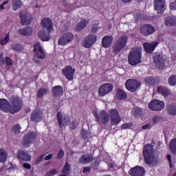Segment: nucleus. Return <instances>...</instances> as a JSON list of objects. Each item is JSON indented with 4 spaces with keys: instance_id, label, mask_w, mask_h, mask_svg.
<instances>
[{
    "instance_id": "f257e3e1",
    "label": "nucleus",
    "mask_w": 176,
    "mask_h": 176,
    "mask_svg": "<svg viewBox=\"0 0 176 176\" xmlns=\"http://www.w3.org/2000/svg\"><path fill=\"white\" fill-rule=\"evenodd\" d=\"M143 155L144 156L145 162L146 164H153V163H157L158 158L155 155L153 151V146L151 144H147L143 149Z\"/></svg>"
},
{
    "instance_id": "f03ea898",
    "label": "nucleus",
    "mask_w": 176,
    "mask_h": 176,
    "mask_svg": "<svg viewBox=\"0 0 176 176\" xmlns=\"http://www.w3.org/2000/svg\"><path fill=\"white\" fill-rule=\"evenodd\" d=\"M142 47L133 48L128 56V61L131 65H137L141 63Z\"/></svg>"
},
{
    "instance_id": "7ed1b4c3",
    "label": "nucleus",
    "mask_w": 176,
    "mask_h": 176,
    "mask_svg": "<svg viewBox=\"0 0 176 176\" xmlns=\"http://www.w3.org/2000/svg\"><path fill=\"white\" fill-rule=\"evenodd\" d=\"M34 61L36 63V64H39L41 60H45L46 58V54H45V52L43 51V48H42V45H41V43L37 42L34 45Z\"/></svg>"
},
{
    "instance_id": "20e7f679",
    "label": "nucleus",
    "mask_w": 176,
    "mask_h": 176,
    "mask_svg": "<svg viewBox=\"0 0 176 176\" xmlns=\"http://www.w3.org/2000/svg\"><path fill=\"white\" fill-rule=\"evenodd\" d=\"M127 45V36L122 35L120 36L113 46L114 53H120V52L126 47Z\"/></svg>"
},
{
    "instance_id": "39448f33",
    "label": "nucleus",
    "mask_w": 176,
    "mask_h": 176,
    "mask_svg": "<svg viewBox=\"0 0 176 176\" xmlns=\"http://www.w3.org/2000/svg\"><path fill=\"white\" fill-rule=\"evenodd\" d=\"M75 39V35L71 32L63 33L58 40V44L60 46H66L68 43H71Z\"/></svg>"
},
{
    "instance_id": "423d86ee",
    "label": "nucleus",
    "mask_w": 176,
    "mask_h": 176,
    "mask_svg": "<svg viewBox=\"0 0 176 176\" xmlns=\"http://www.w3.org/2000/svg\"><path fill=\"white\" fill-rule=\"evenodd\" d=\"M94 116L96 118V122L98 123H102V124H108L109 120H111L109 113L105 110H102L99 114L97 111H95Z\"/></svg>"
},
{
    "instance_id": "0eeeda50",
    "label": "nucleus",
    "mask_w": 176,
    "mask_h": 176,
    "mask_svg": "<svg viewBox=\"0 0 176 176\" xmlns=\"http://www.w3.org/2000/svg\"><path fill=\"white\" fill-rule=\"evenodd\" d=\"M164 107H166L164 102L157 99L153 100L148 104V108L151 109V111H162V109H164Z\"/></svg>"
},
{
    "instance_id": "6e6552de",
    "label": "nucleus",
    "mask_w": 176,
    "mask_h": 176,
    "mask_svg": "<svg viewBox=\"0 0 176 176\" xmlns=\"http://www.w3.org/2000/svg\"><path fill=\"white\" fill-rule=\"evenodd\" d=\"M109 115L111 124L117 126V124H119L120 122H122V118L120 117L118 110L115 109H111L109 111Z\"/></svg>"
},
{
    "instance_id": "1a4fd4ad",
    "label": "nucleus",
    "mask_w": 176,
    "mask_h": 176,
    "mask_svg": "<svg viewBox=\"0 0 176 176\" xmlns=\"http://www.w3.org/2000/svg\"><path fill=\"white\" fill-rule=\"evenodd\" d=\"M141 86V83L137 81L135 79H129L125 82V87L129 91H131L132 93L134 91H137L138 90V87Z\"/></svg>"
},
{
    "instance_id": "9d476101",
    "label": "nucleus",
    "mask_w": 176,
    "mask_h": 176,
    "mask_svg": "<svg viewBox=\"0 0 176 176\" xmlns=\"http://www.w3.org/2000/svg\"><path fill=\"white\" fill-rule=\"evenodd\" d=\"M112 90H113V85L111 83H106L100 87L98 94L99 97H105V96L111 93Z\"/></svg>"
},
{
    "instance_id": "9b49d317",
    "label": "nucleus",
    "mask_w": 176,
    "mask_h": 176,
    "mask_svg": "<svg viewBox=\"0 0 176 176\" xmlns=\"http://www.w3.org/2000/svg\"><path fill=\"white\" fill-rule=\"evenodd\" d=\"M36 138V134H35V133L32 132L28 133L23 138V140L22 142L23 146L29 148L31 144H34V142L35 141Z\"/></svg>"
},
{
    "instance_id": "f8f14e48",
    "label": "nucleus",
    "mask_w": 176,
    "mask_h": 176,
    "mask_svg": "<svg viewBox=\"0 0 176 176\" xmlns=\"http://www.w3.org/2000/svg\"><path fill=\"white\" fill-rule=\"evenodd\" d=\"M43 30L52 31L53 30V21L49 18H43L41 22Z\"/></svg>"
},
{
    "instance_id": "ddd939ff",
    "label": "nucleus",
    "mask_w": 176,
    "mask_h": 176,
    "mask_svg": "<svg viewBox=\"0 0 176 176\" xmlns=\"http://www.w3.org/2000/svg\"><path fill=\"white\" fill-rule=\"evenodd\" d=\"M75 71V69L73 68L72 66L69 65L62 70V74L64 75V76H65L66 79L73 80Z\"/></svg>"
},
{
    "instance_id": "4468645a",
    "label": "nucleus",
    "mask_w": 176,
    "mask_h": 176,
    "mask_svg": "<svg viewBox=\"0 0 176 176\" xmlns=\"http://www.w3.org/2000/svg\"><path fill=\"white\" fill-rule=\"evenodd\" d=\"M155 32V28L149 24L144 25L140 28V34L144 36H149Z\"/></svg>"
},
{
    "instance_id": "2eb2a0df",
    "label": "nucleus",
    "mask_w": 176,
    "mask_h": 176,
    "mask_svg": "<svg viewBox=\"0 0 176 176\" xmlns=\"http://www.w3.org/2000/svg\"><path fill=\"white\" fill-rule=\"evenodd\" d=\"M154 63L157 68H164L166 66V59L159 54H156L153 56Z\"/></svg>"
},
{
    "instance_id": "dca6fc26",
    "label": "nucleus",
    "mask_w": 176,
    "mask_h": 176,
    "mask_svg": "<svg viewBox=\"0 0 176 176\" xmlns=\"http://www.w3.org/2000/svg\"><path fill=\"white\" fill-rule=\"evenodd\" d=\"M154 8L157 13H163L166 10V0H154Z\"/></svg>"
},
{
    "instance_id": "f3484780",
    "label": "nucleus",
    "mask_w": 176,
    "mask_h": 176,
    "mask_svg": "<svg viewBox=\"0 0 176 176\" xmlns=\"http://www.w3.org/2000/svg\"><path fill=\"white\" fill-rule=\"evenodd\" d=\"M57 119L60 126H64L68 124L71 122V117L67 114H63L61 112H58L57 115Z\"/></svg>"
},
{
    "instance_id": "a211bd4d",
    "label": "nucleus",
    "mask_w": 176,
    "mask_h": 176,
    "mask_svg": "<svg viewBox=\"0 0 176 176\" xmlns=\"http://www.w3.org/2000/svg\"><path fill=\"white\" fill-rule=\"evenodd\" d=\"M129 174L131 176H144L145 169L141 166H135L129 171Z\"/></svg>"
},
{
    "instance_id": "6ab92c4d",
    "label": "nucleus",
    "mask_w": 176,
    "mask_h": 176,
    "mask_svg": "<svg viewBox=\"0 0 176 176\" xmlns=\"http://www.w3.org/2000/svg\"><path fill=\"white\" fill-rule=\"evenodd\" d=\"M89 23L90 20L89 19L81 18L80 19V21L76 26V31H78V32H80V31H82V30H85V28L87 27Z\"/></svg>"
},
{
    "instance_id": "aec40b11",
    "label": "nucleus",
    "mask_w": 176,
    "mask_h": 176,
    "mask_svg": "<svg viewBox=\"0 0 176 176\" xmlns=\"http://www.w3.org/2000/svg\"><path fill=\"white\" fill-rule=\"evenodd\" d=\"M21 23L22 25H28L32 21V16L28 13H21L20 14Z\"/></svg>"
},
{
    "instance_id": "412c9836",
    "label": "nucleus",
    "mask_w": 176,
    "mask_h": 176,
    "mask_svg": "<svg viewBox=\"0 0 176 176\" xmlns=\"http://www.w3.org/2000/svg\"><path fill=\"white\" fill-rule=\"evenodd\" d=\"M52 31L43 30H41L38 33V38L43 41V42H47L50 41V32Z\"/></svg>"
},
{
    "instance_id": "4be33fe9",
    "label": "nucleus",
    "mask_w": 176,
    "mask_h": 176,
    "mask_svg": "<svg viewBox=\"0 0 176 176\" xmlns=\"http://www.w3.org/2000/svg\"><path fill=\"white\" fill-rule=\"evenodd\" d=\"M17 157L22 162H30L31 160V155L28 152L21 150L17 152Z\"/></svg>"
},
{
    "instance_id": "5701e85b",
    "label": "nucleus",
    "mask_w": 176,
    "mask_h": 176,
    "mask_svg": "<svg viewBox=\"0 0 176 176\" xmlns=\"http://www.w3.org/2000/svg\"><path fill=\"white\" fill-rule=\"evenodd\" d=\"M21 109V101L15 99L13 102V105L10 108L8 112L10 113H16Z\"/></svg>"
},
{
    "instance_id": "b1692460",
    "label": "nucleus",
    "mask_w": 176,
    "mask_h": 176,
    "mask_svg": "<svg viewBox=\"0 0 176 176\" xmlns=\"http://www.w3.org/2000/svg\"><path fill=\"white\" fill-rule=\"evenodd\" d=\"M113 42V37L112 36H105L102 39V45L105 49L111 47Z\"/></svg>"
},
{
    "instance_id": "393cba45",
    "label": "nucleus",
    "mask_w": 176,
    "mask_h": 176,
    "mask_svg": "<svg viewBox=\"0 0 176 176\" xmlns=\"http://www.w3.org/2000/svg\"><path fill=\"white\" fill-rule=\"evenodd\" d=\"M143 45L146 53H153L156 49V46H157V42L144 43Z\"/></svg>"
},
{
    "instance_id": "a878e982",
    "label": "nucleus",
    "mask_w": 176,
    "mask_h": 176,
    "mask_svg": "<svg viewBox=\"0 0 176 176\" xmlns=\"http://www.w3.org/2000/svg\"><path fill=\"white\" fill-rule=\"evenodd\" d=\"M0 108L3 112H9L10 104L6 99H0Z\"/></svg>"
},
{
    "instance_id": "bb28decb",
    "label": "nucleus",
    "mask_w": 176,
    "mask_h": 176,
    "mask_svg": "<svg viewBox=\"0 0 176 176\" xmlns=\"http://www.w3.org/2000/svg\"><path fill=\"white\" fill-rule=\"evenodd\" d=\"M18 32L20 35H23V36H30V35H32V28L27 27L23 29L19 30Z\"/></svg>"
},
{
    "instance_id": "cd10ccee",
    "label": "nucleus",
    "mask_w": 176,
    "mask_h": 176,
    "mask_svg": "<svg viewBox=\"0 0 176 176\" xmlns=\"http://www.w3.org/2000/svg\"><path fill=\"white\" fill-rule=\"evenodd\" d=\"M165 25L166 27H176V19L173 16L165 18Z\"/></svg>"
},
{
    "instance_id": "c85d7f7f",
    "label": "nucleus",
    "mask_w": 176,
    "mask_h": 176,
    "mask_svg": "<svg viewBox=\"0 0 176 176\" xmlns=\"http://www.w3.org/2000/svg\"><path fill=\"white\" fill-rule=\"evenodd\" d=\"M8 161V151L5 148H0V163H6Z\"/></svg>"
},
{
    "instance_id": "c756f323",
    "label": "nucleus",
    "mask_w": 176,
    "mask_h": 176,
    "mask_svg": "<svg viewBox=\"0 0 176 176\" xmlns=\"http://www.w3.org/2000/svg\"><path fill=\"white\" fill-rule=\"evenodd\" d=\"M52 93H53V96H55L56 97H58V96H61V94H63V87L60 85L54 87L52 89Z\"/></svg>"
},
{
    "instance_id": "7c9ffc66",
    "label": "nucleus",
    "mask_w": 176,
    "mask_h": 176,
    "mask_svg": "<svg viewBox=\"0 0 176 176\" xmlns=\"http://www.w3.org/2000/svg\"><path fill=\"white\" fill-rule=\"evenodd\" d=\"M93 157L91 155H82L80 158V163H82V164H87L90 163V162H92Z\"/></svg>"
},
{
    "instance_id": "2f4dec72",
    "label": "nucleus",
    "mask_w": 176,
    "mask_h": 176,
    "mask_svg": "<svg viewBox=\"0 0 176 176\" xmlns=\"http://www.w3.org/2000/svg\"><path fill=\"white\" fill-rule=\"evenodd\" d=\"M42 118V113L39 111H34L32 114L31 119L34 122H38Z\"/></svg>"
},
{
    "instance_id": "473e14b6",
    "label": "nucleus",
    "mask_w": 176,
    "mask_h": 176,
    "mask_svg": "<svg viewBox=\"0 0 176 176\" xmlns=\"http://www.w3.org/2000/svg\"><path fill=\"white\" fill-rule=\"evenodd\" d=\"M21 5H23V3H21V0H13L12 1L13 10H19V9L21 8Z\"/></svg>"
},
{
    "instance_id": "72a5a7b5",
    "label": "nucleus",
    "mask_w": 176,
    "mask_h": 176,
    "mask_svg": "<svg viewBox=\"0 0 176 176\" xmlns=\"http://www.w3.org/2000/svg\"><path fill=\"white\" fill-rule=\"evenodd\" d=\"M167 112L168 115H172V116H175L176 115V106L170 104L167 107Z\"/></svg>"
},
{
    "instance_id": "f704fd0d",
    "label": "nucleus",
    "mask_w": 176,
    "mask_h": 176,
    "mask_svg": "<svg viewBox=\"0 0 176 176\" xmlns=\"http://www.w3.org/2000/svg\"><path fill=\"white\" fill-rule=\"evenodd\" d=\"M93 45V43L91 41H89L87 37H85L82 40V46H84V47H86L87 49L91 47Z\"/></svg>"
},
{
    "instance_id": "c9c22d12",
    "label": "nucleus",
    "mask_w": 176,
    "mask_h": 176,
    "mask_svg": "<svg viewBox=\"0 0 176 176\" xmlns=\"http://www.w3.org/2000/svg\"><path fill=\"white\" fill-rule=\"evenodd\" d=\"M169 148L172 153L176 154V138L170 140L169 143Z\"/></svg>"
},
{
    "instance_id": "e433bc0d",
    "label": "nucleus",
    "mask_w": 176,
    "mask_h": 176,
    "mask_svg": "<svg viewBox=\"0 0 176 176\" xmlns=\"http://www.w3.org/2000/svg\"><path fill=\"white\" fill-rule=\"evenodd\" d=\"M159 93L162 94V96H164V97H167L170 94V91L167 89V88L164 87H158L157 89Z\"/></svg>"
},
{
    "instance_id": "4c0bfd02",
    "label": "nucleus",
    "mask_w": 176,
    "mask_h": 176,
    "mask_svg": "<svg viewBox=\"0 0 176 176\" xmlns=\"http://www.w3.org/2000/svg\"><path fill=\"white\" fill-rule=\"evenodd\" d=\"M117 97L120 100H124L126 97H127V95L126 94V92L122 89H119L117 92Z\"/></svg>"
},
{
    "instance_id": "58836bf2",
    "label": "nucleus",
    "mask_w": 176,
    "mask_h": 176,
    "mask_svg": "<svg viewBox=\"0 0 176 176\" xmlns=\"http://www.w3.org/2000/svg\"><path fill=\"white\" fill-rule=\"evenodd\" d=\"M86 37L94 45V43H96V42H97V36L96 34H90L89 35H88Z\"/></svg>"
},
{
    "instance_id": "ea45409f",
    "label": "nucleus",
    "mask_w": 176,
    "mask_h": 176,
    "mask_svg": "<svg viewBox=\"0 0 176 176\" xmlns=\"http://www.w3.org/2000/svg\"><path fill=\"white\" fill-rule=\"evenodd\" d=\"M168 83L170 86H175L176 85V76H171L169 77Z\"/></svg>"
},
{
    "instance_id": "a19ab883",
    "label": "nucleus",
    "mask_w": 176,
    "mask_h": 176,
    "mask_svg": "<svg viewBox=\"0 0 176 176\" xmlns=\"http://www.w3.org/2000/svg\"><path fill=\"white\" fill-rule=\"evenodd\" d=\"M121 128L123 130H126V129H133L134 124H133L131 123H124L122 125Z\"/></svg>"
},
{
    "instance_id": "79ce46f5",
    "label": "nucleus",
    "mask_w": 176,
    "mask_h": 176,
    "mask_svg": "<svg viewBox=\"0 0 176 176\" xmlns=\"http://www.w3.org/2000/svg\"><path fill=\"white\" fill-rule=\"evenodd\" d=\"M45 94H47V89H40L38 91V96L39 98H41Z\"/></svg>"
},
{
    "instance_id": "37998d69",
    "label": "nucleus",
    "mask_w": 176,
    "mask_h": 176,
    "mask_svg": "<svg viewBox=\"0 0 176 176\" xmlns=\"http://www.w3.org/2000/svg\"><path fill=\"white\" fill-rule=\"evenodd\" d=\"M63 174H69V164L66 163L63 169Z\"/></svg>"
},
{
    "instance_id": "c03bdc74",
    "label": "nucleus",
    "mask_w": 176,
    "mask_h": 176,
    "mask_svg": "<svg viewBox=\"0 0 176 176\" xmlns=\"http://www.w3.org/2000/svg\"><path fill=\"white\" fill-rule=\"evenodd\" d=\"M9 41H10L9 34H7V35H6L4 38L1 40V45H2L3 46V45H6V43H8V42H9Z\"/></svg>"
},
{
    "instance_id": "a18cd8bd",
    "label": "nucleus",
    "mask_w": 176,
    "mask_h": 176,
    "mask_svg": "<svg viewBox=\"0 0 176 176\" xmlns=\"http://www.w3.org/2000/svg\"><path fill=\"white\" fill-rule=\"evenodd\" d=\"M20 130H21V127L19 125H16L13 127L12 131L14 133V134H20Z\"/></svg>"
},
{
    "instance_id": "49530a36",
    "label": "nucleus",
    "mask_w": 176,
    "mask_h": 176,
    "mask_svg": "<svg viewBox=\"0 0 176 176\" xmlns=\"http://www.w3.org/2000/svg\"><path fill=\"white\" fill-rule=\"evenodd\" d=\"M57 169H52L48 173H47L45 176H52L54 175L55 174H57Z\"/></svg>"
},
{
    "instance_id": "de8ad7c7",
    "label": "nucleus",
    "mask_w": 176,
    "mask_h": 176,
    "mask_svg": "<svg viewBox=\"0 0 176 176\" xmlns=\"http://www.w3.org/2000/svg\"><path fill=\"white\" fill-rule=\"evenodd\" d=\"M43 157H45V155L43 154L40 155L37 159L36 160L35 164H39L43 160Z\"/></svg>"
},
{
    "instance_id": "09e8293b",
    "label": "nucleus",
    "mask_w": 176,
    "mask_h": 176,
    "mask_svg": "<svg viewBox=\"0 0 176 176\" xmlns=\"http://www.w3.org/2000/svg\"><path fill=\"white\" fill-rule=\"evenodd\" d=\"M91 32H97V31H98V24L96 23L93 25L91 28Z\"/></svg>"
},
{
    "instance_id": "8fccbe9b",
    "label": "nucleus",
    "mask_w": 176,
    "mask_h": 176,
    "mask_svg": "<svg viewBox=\"0 0 176 176\" xmlns=\"http://www.w3.org/2000/svg\"><path fill=\"white\" fill-rule=\"evenodd\" d=\"M58 159H63L64 157V151L60 150L57 155Z\"/></svg>"
},
{
    "instance_id": "3c124183",
    "label": "nucleus",
    "mask_w": 176,
    "mask_h": 176,
    "mask_svg": "<svg viewBox=\"0 0 176 176\" xmlns=\"http://www.w3.org/2000/svg\"><path fill=\"white\" fill-rule=\"evenodd\" d=\"M158 122H160V118L157 116H155L153 118V124H155V123H158Z\"/></svg>"
},
{
    "instance_id": "603ef678",
    "label": "nucleus",
    "mask_w": 176,
    "mask_h": 176,
    "mask_svg": "<svg viewBox=\"0 0 176 176\" xmlns=\"http://www.w3.org/2000/svg\"><path fill=\"white\" fill-rule=\"evenodd\" d=\"M12 50H14V52H20V50H21V47L19 45H13Z\"/></svg>"
},
{
    "instance_id": "864d4df0",
    "label": "nucleus",
    "mask_w": 176,
    "mask_h": 176,
    "mask_svg": "<svg viewBox=\"0 0 176 176\" xmlns=\"http://www.w3.org/2000/svg\"><path fill=\"white\" fill-rule=\"evenodd\" d=\"M167 159H168L170 167L173 168V161L171 160V155L168 154L167 155Z\"/></svg>"
},
{
    "instance_id": "5fc2aeb1",
    "label": "nucleus",
    "mask_w": 176,
    "mask_h": 176,
    "mask_svg": "<svg viewBox=\"0 0 176 176\" xmlns=\"http://www.w3.org/2000/svg\"><path fill=\"white\" fill-rule=\"evenodd\" d=\"M152 126H153V125L151 124H146L142 126V129H143V130H148V129H151V127H152Z\"/></svg>"
},
{
    "instance_id": "6e6d98bb",
    "label": "nucleus",
    "mask_w": 176,
    "mask_h": 176,
    "mask_svg": "<svg viewBox=\"0 0 176 176\" xmlns=\"http://www.w3.org/2000/svg\"><path fill=\"white\" fill-rule=\"evenodd\" d=\"M146 83H148V85H153V78L152 77H148L146 80Z\"/></svg>"
},
{
    "instance_id": "4d7b16f0",
    "label": "nucleus",
    "mask_w": 176,
    "mask_h": 176,
    "mask_svg": "<svg viewBox=\"0 0 176 176\" xmlns=\"http://www.w3.org/2000/svg\"><path fill=\"white\" fill-rule=\"evenodd\" d=\"M170 9L171 10H176V3H174V2L170 3Z\"/></svg>"
},
{
    "instance_id": "13d9d810",
    "label": "nucleus",
    "mask_w": 176,
    "mask_h": 176,
    "mask_svg": "<svg viewBox=\"0 0 176 176\" xmlns=\"http://www.w3.org/2000/svg\"><path fill=\"white\" fill-rule=\"evenodd\" d=\"M6 63L7 65H12L13 64L12 59H10V58H6Z\"/></svg>"
},
{
    "instance_id": "bf43d9fd",
    "label": "nucleus",
    "mask_w": 176,
    "mask_h": 176,
    "mask_svg": "<svg viewBox=\"0 0 176 176\" xmlns=\"http://www.w3.org/2000/svg\"><path fill=\"white\" fill-rule=\"evenodd\" d=\"M53 153H50L44 157V160H50L53 157Z\"/></svg>"
},
{
    "instance_id": "052dcab7",
    "label": "nucleus",
    "mask_w": 176,
    "mask_h": 176,
    "mask_svg": "<svg viewBox=\"0 0 176 176\" xmlns=\"http://www.w3.org/2000/svg\"><path fill=\"white\" fill-rule=\"evenodd\" d=\"M23 168H27V170H31V164L28 163L23 164Z\"/></svg>"
},
{
    "instance_id": "680f3d73",
    "label": "nucleus",
    "mask_w": 176,
    "mask_h": 176,
    "mask_svg": "<svg viewBox=\"0 0 176 176\" xmlns=\"http://www.w3.org/2000/svg\"><path fill=\"white\" fill-rule=\"evenodd\" d=\"M8 2L9 1H5L3 3V4L0 6L1 10H5V5H6V3H8Z\"/></svg>"
},
{
    "instance_id": "e2e57ef3",
    "label": "nucleus",
    "mask_w": 176,
    "mask_h": 176,
    "mask_svg": "<svg viewBox=\"0 0 176 176\" xmlns=\"http://www.w3.org/2000/svg\"><path fill=\"white\" fill-rule=\"evenodd\" d=\"M70 127L72 130H74V129H76L77 127L76 123L74 122H72Z\"/></svg>"
},
{
    "instance_id": "0e129e2a",
    "label": "nucleus",
    "mask_w": 176,
    "mask_h": 176,
    "mask_svg": "<svg viewBox=\"0 0 176 176\" xmlns=\"http://www.w3.org/2000/svg\"><path fill=\"white\" fill-rule=\"evenodd\" d=\"M90 171V168H84L83 173H89Z\"/></svg>"
},
{
    "instance_id": "69168bd1",
    "label": "nucleus",
    "mask_w": 176,
    "mask_h": 176,
    "mask_svg": "<svg viewBox=\"0 0 176 176\" xmlns=\"http://www.w3.org/2000/svg\"><path fill=\"white\" fill-rule=\"evenodd\" d=\"M86 134H87V132L86 131H82V135L83 138H86Z\"/></svg>"
},
{
    "instance_id": "338daca9",
    "label": "nucleus",
    "mask_w": 176,
    "mask_h": 176,
    "mask_svg": "<svg viewBox=\"0 0 176 176\" xmlns=\"http://www.w3.org/2000/svg\"><path fill=\"white\" fill-rule=\"evenodd\" d=\"M3 63V56L2 54H0V64Z\"/></svg>"
},
{
    "instance_id": "774afa93",
    "label": "nucleus",
    "mask_w": 176,
    "mask_h": 176,
    "mask_svg": "<svg viewBox=\"0 0 176 176\" xmlns=\"http://www.w3.org/2000/svg\"><path fill=\"white\" fill-rule=\"evenodd\" d=\"M122 2H124L125 3H127L130 2V1H131V0H122Z\"/></svg>"
}]
</instances>
